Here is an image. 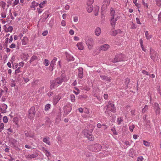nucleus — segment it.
<instances>
[{"mask_svg": "<svg viewBox=\"0 0 161 161\" xmlns=\"http://www.w3.org/2000/svg\"><path fill=\"white\" fill-rule=\"evenodd\" d=\"M61 25L63 26H65L66 25V23L65 20H63L61 21Z\"/></svg>", "mask_w": 161, "mask_h": 161, "instance_id": "obj_61", "label": "nucleus"}, {"mask_svg": "<svg viewBox=\"0 0 161 161\" xmlns=\"http://www.w3.org/2000/svg\"><path fill=\"white\" fill-rule=\"evenodd\" d=\"M89 126L91 128L90 129H85L83 130V133L84 136L87 138L90 141H92L93 140V137L91 133L93 130V126L92 125H89Z\"/></svg>", "mask_w": 161, "mask_h": 161, "instance_id": "obj_2", "label": "nucleus"}, {"mask_svg": "<svg viewBox=\"0 0 161 161\" xmlns=\"http://www.w3.org/2000/svg\"><path fill=\"white\" fill-rule=\"evenodd\" d=\"M44 64L46 66H47L49 64V62L47 59H45L44 60Z\"/></svg>", "mask_w": 161, "mask_h": 161, "instance_id": "obj_41", "label": "nucleus"}, {"mask_svg": "<svg viewBox=\"0 0 161 161\" xmlns=\"http://www.w3.org/2000/svg\"><path fill=\"white\" fill-rule=\"evenodd\" d=\"M156 4L160 6L161 5V0H155Z\"/></svg>", "mask_w": 161, "mask_h": 161, "instance_id": "obj_50", "label": "nucleus"}, {"mask_svg": "<svg viewBox=\"0 0 161 161\" xmlns=\"http://www.w3.org/2000/svg\"><path fill=\"white\" fill-rule=\"evenodd\" d=\"M15 45L14 43H12L11 45L9 46V47L11 48H15Z\"/></svg>", "mask_w": 161, "mask_h": 161, "instance_id": "obj_64", "label": "nucleus"}, {"mask_svg": "<svg viewBox=\"0 0 161 161\" xmlns=\"http://www.w3.org/2000/svg\"><path fill=\"white\" fill-rule=\"evenodd\" d=\"M148 109V106L147 105H146L142 109V112L143 113H145L146 112Z\"/></svg>", "mask_w": 161, "mask_h": 161, "instance_id": "obj_33", "label": "nucleus"}, {"mask_svg": "<svg viewBox=\"0 0 161 161\" xmlns=\"http://www.w3.org/2000/svg\"><path fill=\"white\" fill-rule=\"evenodd\" d=\"M104 12H101V18L102 19L101 22H103L105 20V16Z\"/></svg>", "mask_w": 161, "mask_h": 161, "instance_id": "obj_38", "label": "nucleus"}, {"mask_svg": "<svg viewBox=\"0 0 161 161\" xmlns=\"http://www.w3.org/2000/svg\"><path fill=\"white\" fill-rule=\"evenodd\" d=\"M37 59V57L36 56L33 55V56L31 58L30 60V63H31L33 61L35 60H36Z\"/></svg>", "mask_w": 161, "mask_h": 161, "instance_id": "obj_34", "label": "nucleus"}, {"mask_svg": "<svg viewBox=\"0 0 161 161\" xmlns=\"http://www.w3.org/2000/svg\"><path fill=\"white\" fill-rule=\"evenodd\" d=\"M93 9V6H87V11L88 13H90L92 12Z\"/></svg>", "mask_w": 161, "mask_h": 161, "instance_id": "obj_31", "label": "nucleus"}, {"mask_svg": "<svg viewBox=\"0 0 161 161\" xmlns=\"http://www.w3.org/2000/svg\"><path fill=\"white\" fill-rule=\"evenodd\" d=\"M135 153L134 149L133 148H131L129 151V156L132 158H133L135 156Z\"/></svg>", "mask_w": 161, "mask_h": 161, "instance_id": "obj_18", "label": "nucleus"}, {"mask_svg": "<svg viewBox=\"0 0 161 161\" xmlns=\"http://www.w3.org/2000/svg\"><path fill=\"white\" fill-rule=\"evenodd\" d=\"M83 69L81 67L79 68L78 69V77L81 79L83 77Z\"/></svg>", "mask_w": 161, "mask_h": 161, "instance_id": "obj_17", "label": "nucleus"}, {"mask_svg": "<svg viewBox=\"0 0 161 161\" xmlns=\"http://www.w3.org/2000/svg\"><path fill=\"white\" fill-rule=\"evenodd\" d=\"M150 57L153 61L155 62L158 60V55L157 52L153 49H150Z\"/></svg>", "mask_w": 161, "mask_h": 161, "instance_id": "obj_4", "label": "nucleus"}, {"mask_svg": "<svg viewBox=\"0 0 161 161\" xmlns=\"http://www.w3.org/2000/svg\"><path fill=\"white\" fill-rule=\"evenodd\" d=\"M47 2L46 1H43L38 5H39V7L40 8H43L44 7L46 6Z\"/></svg>", "mask_w": 161, "mask_h": 161, "instance_id": "obj_29", "label": "nucleus"}, {"mask_svg": "<svg viewBox=\"0 0 161 161\" xmlns=\"http://www.w3.org/2000/svg\"><path fill=\"white\" fill-rule=\"evenodd\" d=\"M7 108V105L5 104H3L0 106V113H4L6 112V110Z\"/></svg>", "mask_w": 161, "mask_h": 161, "instance_id": "obj_16", "label": "nucleus"}, {"mask_svg": "<svg viewBox=\"0 0 161 161\" xmlns=\"http://www.w3.org/2000/svg\"><path fill=\"white\" fill-rule=\"evenodd\" d=\"M145 36L147 40H149L152 37V35H149L148 32L147 31L145 32Z\"/></svg>", "mask_w": 161, "mask_h": 161, "instance_id": "obj_28", "label": "nucleus"}, {"mask_svg": "<svg viewBox=\"0 0 161 161\" xmlns=\"http://www.w3.org/2000/svg\"><path fill=\"white\" fill-rule=\"evenodd\" d=\"M3 122L5 123H7L8 121V120L7 117L6 116H4L3 117Z\"/></svg>", "mask_w": 161, "mask_h": 161, "instance_id": "obj_49", "label": "nucleus"}, {"mask_svg": "<svg viewBox=\"0 0 161 161\" xmlns=\"http://www.w3.org/2000/svg\"><path fill=\"white\" fill-rule=\"evenodd\" d=\"M39 5L38 3L36 2L35 1H33L31 5V8H33V9L34 10H35L36 7L37 6Z\"/></svg>", "mask_w": 161, "mask_h": 161, "instance_id": "obj_26", "label": "nucleus"}, {"mask_svg": "<svg viewBox=\"0 0 161 161\" xmlns=\"http://www.w3.org/2000/svg\"><path fill=\"white\" fill-rule=\"evenodd\" d=\"M100 77L102 80H104L106 81H108L110 82L111 81V79L109 77H107L105 75H101Z\"/></svg>", "mask_w": 161, "mask_h": 161, "instance_id": "obj_21", "label": "nucleus"}, {"mask_svg": "<svg viewBox=\"0 0 161 161\" xmlns=\"http://www.w3.org/2000/svg\"><path fill=\"white\" fill-rule=\"evenodd\" d=\"M66 58L68 61H73L74 59V58L73 56L69 54H67L66 55Z\"/></svg>", "mask_w": 161, "mask_h": 161, "instance_id": "obj_27", "label": "nucleus"}, {"mask_svg": "<svg viewBox=\"0 0 161 161\" xmlns=\"http://www.w3.org/2000/svg\"><path fill=\"white\" fill-rule=\"evenodd\" d=\"M78 110L80 113H82L84 112V108H80L78 109Z\"/></svg>", "mask_w": 161, "mask_h": 161, "instance_id": "obj_62", "label": "nucleus"}, {"mask_svg": "<svg viewBox=\"0 0 161 161\" xmlns=\"http://www.w3.org/2000/svg\"><path fill=\"white\" fill-rule=\"evenodd\" d=\"M37 10L38 13L39 14H41L42 13L43 11L42 9L40 8H37Z\"/></svg>", "mask_w": 161, "mask_h": 161, "instance_id": "obj_59", "label": "nucleus"}, {"mask_svg": "<svg viewBox=\"0 0 161 161\" xmlns=\"http://www.w3.org/2000/svg\"><path fill=\"white\" fill-rule=\"evenodd\" d=\"M69 33L70 35H73L74 34V31L73 30L71 29L70 30Z\"/></svg>", "mask_w": 161, "mask_h": 161, "instance_id": "obj_60", "label": "nucleus"}, {"mask_svg": "<svg viewBox=\"0 0 161 161\" xmlns=\"http://www.w3.org/2000/svg\"><path fill=\"white\" fill-rule=\"evenodd\" d=\"M105 108H106L105 111V113L106 114H109V111H111L113 113L115 112L116 108L114 105L110 103H108V104L106 105Z\"/></svg>", "mask_w": 161, "mask_h": 161, "instance_id": "obj_3", "label": "nucleus"}, {"mask_svg": "<svg viewBox=\"0 0 161 161\" xmlns=\"http://www.w3.org/2000/svg\"><path fill=\"white\" fill-rule=\"evenodd\" d=\"M94 0H88L87 2V6H92V4Z\"/></svg>", "mask_w": 161, "mask_h": 161, "instance_id": "obj_32", "label": "nucleus"}, {"mask_svg": "<svg viewBox=\"0 0 161 161\" xmlns=\"http://www.w3.org/2000/svg\"><path fill=\"white\" fill-rule=\"evenodd\" d=\"M6 13H7V11H5L1 13V14L2 17L3 18H5L6 16Z\"/></svg>", "mask_w": 161, "mask_h": 161, "instance_id": "obj_39", "label": "nucleus"}, {"mask_svg": "<svg viewBox=\"0 0 161 161\" xmlns=\"http://www.w3.org/2000/svg\"><path fill=\"white\" fill-rule=\"evenodd\" d=\"M144 158L142 156L138 157L137 158V161H143Z\"/></svg>", "mask_w": 161, "mask_h": 161, "instance_id": "obj_48", "label": "nucleus"}, {"mask_svg": "<svg viewBox=\"0 0 161 161\" xmlns=\"http://www.w3.org/2000/svg\"><path fill=\"white\" fill-rule=\"evenodd\" d=\"M98 10H99V7H97L96 8V9H95V11L96 12L95 14V15L97 16L98 15Z\"/></svg>", "mask_w": 161, "mask_h": 161, "instance_id": "obj_56", "label": "nucleus"}, {"mask_svg": "<svg viewBox=\"0 0 161 161\" xmlns=\"http://www.w3.org/2000/svg\"><path fill=\"white\" fill-rule=\"evenodd\" d=\"M50 107H51V105L50 104L48 103V104H47L46 105L45 107V108H44L45 110L46 111H47L50 108Z\"/></svg>", "mask_w": 161, "mask_h": 161, "instance_id": "obj_36", "label": "nucleus"}, {"mask_svg": "<svg viewBox=\"0 0 161 161\" xmlns=\"http://www.w3.org/2000/svg\"><path fill=\"white\" fill-rule=\"evenodd\" d=\"M20 67H18L15 70V73L18 74L21 72L20 71Z\"/></svg>", "mask_w": 161, "mask_h": 161, "instance_id": "obj_54", "label": "nucleus"}, {"mask_svg": "<svg viewBox=\"0 0 161 161\" xmlns=\"http://www.w3.org/2000/svg\"><path fill=\"white\" fill-rule=\"evenodd\" d=\"M61 98V97L60 94L58 95L55 96L53 97V105H56Z\"/></svg>", "mask_w": 161, "mask_h": 161, "instance_id": "obj_13", "label": "nucleus"}, {"mask_svg": "<svg viewBox=\"0 0 161 161\" xmlns=\"http://www.w3.org/2000/svg\"><path fill=\"white\" fill-rule=\"evenodd\" d=\"M123 121V119L122 118L120 117L118 118L117 120V123L118 125L120 124L121 122Z\"/></svg>", "mask_w": 161, "mask_h": 161, "instance_id": "obj_35", "label": "nucleus"}, {"mask_svg": "<svg viewBox=\"0 0 161 161\" xmlns=\"http://www.w3.org/2000/svg\"><path fill=\"white\" fill-rule=\"evenodd\" d=\"M44 153L47 157H48L51 155L50 153L47 149Z\"/></svg>", "mask_w": 161, "mask_h": 161, "instance_id": "obj_42", "label": "nucleus"}, {"mask_svg": "<svg viewBox=\"0 0 161 161\" xmlns=\"http://www.w3.org/2000/svg\"><path fill=\"white\" fill-rule=\"evenodd\" d=\"M86 43L89 50L91 49L93 46V39L92 38H89L86 40Z\"/></svg>", "mask_w": 161, "mask_h": 161, "instance_id": "obj_9", "label": "nucleus"}, {"mask_svg": "<svg viewBox=\"0 0 161 161\" xmlns=\"http://www.w3.org/2000/svg\"><path fill=\"white\" fill-rule=\"evenodd\" d=\"M110 17H115L116 16H118L115 13V10L113 8H111L110 9Z\"/></svg>", "mask_w": 161, "mask_h": 161, "instance_id": "obj_20", "label": "nucleus"}, {"mask_svg": "<svg viewBox=\"0 0 161 161\" xmlns=\"http://www.w3.org/2000/svg\"><path fill=\"white\" fill-rule=\"evenodd\" d=\"M78 49L81 50L84 49V47L83 45V43L82 42L78 43L76 45Z\"/></svg>", "mask_w": 161, "mask_h": 161, "instance_id": "obj_19", "label": "nucleus"}, {"mask_svg": "<svg viewBox=\"0 0 161 161\" xmlns=\"http://www.w3.org/2000/svg\"><path fill=\"white\" fill-rule=\"evenodd\" d=\"M84 112L87 114H88L89 113V110L86 108H84Z\"/></svg>", "mask_w": 161, "mask_h": 161, "instance_id": "obj_53", "label": "nucleus"}, {"mask_svg": "<svg viewBox=\"0 0 161 161\" xmlns=\"http://www.w3.org/2000/svg\"><path fill=\"white\" fill-rule=\"evenodd\" d=\"M124 145H125L126 146V148L130 145V144L129 142L128 141H125L124 142Z\"/></svg>", "mask_w": 161, "mask_h": 161, "instance_id": "obj_45", "label": "nucleus"}, {"mask_svg": "<svg viewBox=\"0 0 161 161\" xmlns=\"http://www.w3.org/2000/svg\"><path fill=\"white\" fill-rule=\"evenodd\" d=\"M130 81V80L129 78H126L125 81V84L126 85H127L129 83Z\"/></svg>", "mask_w": 161, "mask_h": 161, "instance_id": "obj_58", "label": "nucleus"}, {"mask_svg": "<svg viewBox=\"0 0 161 161\" xmlns=\"http://www.w3.org/2000/svg\"><path fill=\"white\" fill-rule=\"evenodd\" d=\"M19 3V0H14V2L13 3L12 6L13 7H14L15 5L18 4V3Z\"/></svg>", "mask_w": 161, "mask_h": 161, "instance_id": "obj_46", "label": "nucleus"}, {"mask_svg": "<svg viewBox=\"0 0 161 161\" xmlns=\"http://www.w3.org/2000/svg\"><path fill=\"white\" fill-rule=\"evenodd\" d=\"M64 75H63L62 77L58 78L54 80H52L51 82V88L52 89L57 87L60 85L63 81H66V80L64 78Z\"/></svg>", "mask_w": 161, "mask_h": 161, "instance_id": "obj_1", "label": "nucleus"}, {"mask_svg": "<svg viewBox=\"0 0 161 161\" xmlns=\"http://www.w3.org/2000/svg\"><path fill=\"white\" fill-rule=\"evenodd\" d=\"M88 149L90 151L95 152L100 151L102 149V146L99 144H97L94 145H91L89 146Z\"/></svg>", "mask_w": 161, "mask_h": 161, "instance_id": "obj_5", "label": "nucleus"}, {"mask_svg": "<svg viewBox=\"0 0 161 161\" xmlns=\"http://www.w3.org/2000/svg\"><path fill=\"white\" fill-rule=\"evenodd\" d=\"M0 4L2 8L4 9H5L6 5V3L3 1H2L0 3Z\"/></svg>", "mask_w": 161, "mask_h": 161, "instance_id": "obj_40", "label": "nucleus"}, {"mask_svg": "<svg viewBox=\"0 0 161 161\" xmlns=\"http://www.w3.org/2000/svg\"><path fill=\"white\" fill-rule=\"evenodd\" d=\"M154 109L157 115H158L160 113V108L158 104L157 103H155L154 104Z\"/></svg>", "mask_w": 161, "mask_h": 161, "instance_id": "obj_11", "label": "nucleus"}, {"mask_svg": "<svg viewBox=\"0 0 161 161\" xmlns=\"http://www.w3.org/2000/svg\"><path fill=\"white\" fill-rule=\"evenodd\" d=\"M72 110L71 106L70 104H68L65 106L64 107V115H67Z\"/></svg>", "mask_w": 161, "mask_h": 161, "instance_id": "obj_7", "label": "nucleus"}, {"mask_svg": "<svg viewBox=\"0 0 161 161\" xmlns=\"http://www.w3.org/2000/svg\"><path fill=\"white\" fill-rule=\"evenodd\" d=\"M74 21V22H77L78 21V18L77 16H75L73 17Z\"/></svg>", "mask_w": 161, "mask_h": 161, "instance_id": "obj_55", "label": "nucleus"}, {"mask_svg": "<svg viewBox=\"0 0 161 161\" xmlns=\"http://www.w3.org/2000/svg\"><path fill=\"white\" fill-rule=\"evenodd\" d=\"M136 23L138 24H139L141 25L142 24L140 22V20L138 18H136Z\"/></svg>", "mask_w": 161, "mask_h": 161, "instance_id": "obj_57", "label": "nucleus"}, {"mask_svg": "<svg viewBox=\"0 0 161 161\" xmlns=\"http://www.w3.org/2000/svg\"><path fill=\"white\" fill-rule=\"evenodd\" d=\"M25 135L27 137H30L31 138H33L34 137V135L33 134H31L28 131L25 132Z\"/></svg>", "mask_w": 161, "mask_h": 161, "instance_id": "obj_30", "label": "nucleus"}, {"mask_svg": "<svg viewBox=\"0 0 161 161\" xmlns=\"http://www.w3.org/2000/svg\"><path fill=\"white\" fill-rule=\"evenodd\" d=\"M35 108L34 107H31L28 111V118L31 119H32L35 116Z\"/></svg>", "mask_w": 161, "mask_h": 161, "instance_id": "obj_8", "label": "nucleus"}, {"mask_svg": "<svg viewBox=\"0 0 161 161\" xmlns=\"http://www.w3.org/2000/svg\"><path fill=\"white\" fill-rule=\"evenodd\" d=\"M134 127L135 125H132L129 126L130 130L131 132L133 131Z\"/></svg>", "mask_w": 161, "mask_h": 161, "instance_id": "obj_43", "label": "nucleus"}, {"mask_svg": "<svg viewBox=\"0 0 161 161\" xmlns=\"http://www.w3.org/2000/svg\"><path fill=\"white\" fill-rule=\"evenodd\" d=\"M57 60V58H54L53 60L51 62L50 64V67L53 68L55 65V63Z\"/></svg>", "mask_w": 161, "mask_h": 161, "instance_id": "obj_23", "label": "nucleus"}, {"mask_svg": "<svg viewBox=\"0 0 161 161\" xmlns=\"http://www.w3.org/2000/svg\"><path fill=\"white\" fill-rule=\"evenodd\" d=\"M101 32V29L99 27L97 28L95 30V35L97 36H99Z\"/></svg>", "mask_w": 161, "mask_h": 161, "instance_id": "obj_24", "label": "nucleus"}, {"mask_svg": "<svg viewBox=\"0 0 161 161\" xmlns=\"http://www.w3.org/2000/svg\"><path fill=\"white\" fill-rule=\"evenodd\" d=\"M117 34V33L116 31V30L114 31L113 30L112 31V33L111 34V35L114 36H115Z\"/></svg>", "mask_w": 161, "mask_h": 161, "instance_id": "obj_63", "label": "nucleus"}, {"mask_svg": "<svg viewBox=\"0 0 161 161\" xmlns=\"http://www.w3.org/2000/svg\"><path fill=\"white\" fill-rule=\"evenodd\" d=\"M109 4V2L108 0H104V3L102 7V12H104V11L106 9L107 6Z\"/></svg>", "mask_w": 161, "mask_h": 161, "instance_id": "obj_15", "label": "nucleus"}, {"mask_svg": "<svg viewBox=\"0 0 161 161\" xmlns=\"http://www.w3.org/2000/svg\"><path fill=\"white\" fill-rule=\"evenodd\" d=\"M4 127V125L3 123H2L0 124V132H2L3 129Z\"/></svg>", "mask_w": 161, "mask_h": 161, "instance_id": "obj_44", "label": "nucleus"}, {"mask_svg": "<svg viewBox=\"0 0 161 161\" xmlns=\"http://www.w3.org/2000/svg\"><path fill=\"white\" fill-rule=\"evenodd\" d=\"M49 139L50 138L49 137H46L44 138L43 139V141L48 145H50L51 143L49 141Z\"/></svg>", "mask_w": 161, "mask_h": 161, "instance_id": "obj_22", "label": "nucleus"}, {"mask_svg": "<svg viewBox=\"0 0 161 161\" xmlns=\"http://www.w3.org/2000/svg\"><path fill=\"white\" fill-rule=\"evenodd\" d=\"M143 144L145 146L147 147H149L150 145V143L148 142L145 141H143Z\"/></svg>", "mask_w": 161, "mask_h": 161, "instance_id": "obj_47", "label": "nucleus"}, {"mask_svg": "<svg viewBox=\"0 0 161 161\" xmlns=\"http://www.w3.org/2000/svg\"><path fill=\"white\" fill-rule=\"evenodd\" d=\"M124 55L122 54H117L115 58L112 60L113 63H116L120 61H124Z\"/></svg>", "mask_w": 161, "mask_h": 161, "instance_id": "obj_6", "label": "nucleus"}, {"mask_svg": "<svg viewBox=\"0 0 161 161\" xmlns=\"http://www.w3.org/2000/svg\"><path fill=\"white\" fill-rule=\"evenodd\" d=\"M100 50L103 51H107L110 47V46L108 44L103 45L99 47Z\"/></svg>", "mask_w": 161, "mask_h": 161, "instance_id": "obj_14", "label": "nucleus"}, {"mask_svg": "<svg viewBox=\"0 0 161 161\" xmlns=\"http://www.w3.org/2000/svg\"><path fill=\"white\" fill-rule=\"evenodd\" d=\"M119 18V16H116L115 17H110V24L113 27L115 26L117 20Z\"/></svg>", "mask_w": 161, "mask_h": 161, "instance_id": "obj_10", "label": "nucleus"}, {"mask_svg": "<svg viewBox=\"0 0 161 161\" xmlns=\"http://www.w3.org/2000/svg\"><path fill=\"white\" fill-rule=\"evenodd\" d=\"M71 100L72 102H74L75 100V96L73 94H71L70 96Z\"/></svg>", "mask_w": 161, "mask_h": 161, "instance_id": "obj_37", "label": "nucleus"}, {"mask_svg": "<svg viewBox=\"0 0 161 161\" xmlns=\"http://www.w3.org/2000/svg\"><path fill=\"white\" fill-rule=\"evenodd\" d=\"M25 156L27 159L30 160L36 158L38 156V154L37 153H34L31 154L26 155Z\"/></svg>", "mask_w": 161, "mask_h": 161, "instance_id": "obj_12", "label": "nucleus"}, {"mask_svg": "<svg viewBox=\"0 0 161 161\" xmlns=\"http://www.w3.org/2000/svg\"><path fill=\"white\" fill-rule=\"evenodd\" d=\"M150 121H148L147 122V124L146 125V127L147 129H149L150 128Z\"/></svg>", "mask_w": 161, "mask_h": 161, "instance_id": "obj_52", "label": "nucleus"}, {"mask_svg": "<svg viewBox=\"0 0 161 161\" xmlns=\"http://www.w3.org/2000/svg\"><path fill=\"white\" fill-rule=\"evenodd\" d=\"M28 38L27 37H24L22 40V43L23 45H26L28 42Z\"/></svg>", "mask_w": 161, "mask_h": 161, "instance_id": "obj_25", "label": "nucleus"}, {"mask_svg": "<svg viewBox=\"0 0 161 161\" xmlns=\"http://www.w3.org/2000/svg\"><path fill=\"white\" fill-rule=\"evenodd\" d=\"M13 29V28L12 26H9L7 29V31L11 32L12 31Z\"/></svg>", "mask_w": 161, "mask_h": 161, "instance_id": "obj_51", "label": "nucleus"}]
</instances>
